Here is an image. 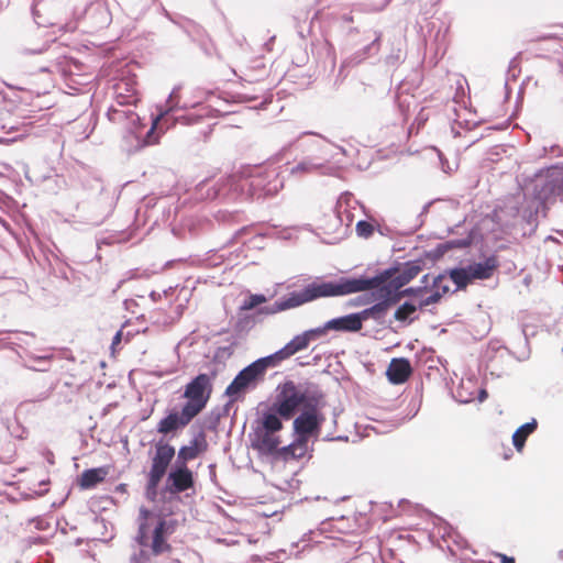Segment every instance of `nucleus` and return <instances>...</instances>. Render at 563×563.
<instances>
[{"label":"nucleus","instance_id":"393cba45","mask_svg":"<svg viewBox=\"0 0 563 563\" xmlns=\"http://www.w3.org/2000/svg\"><path fill=\"white\" fill-rule=\"evenodd\" d=\"M450 291V287L446 283V278L444 275H438L433 278V283L430 289V292H439V299L446 295Z\"/></svg>","mask_w":563,"mask_h":563},{"label":"nucleus","instance_id":"20e7f679","mask_svg":"<svg viewBox=\"0 0 563 563\" xmlns=\"http://www.w3.org/2000/svg\"><path fill=\"white\" fill-rule=\"evenodd\" d=\"M175 456V448L166 442L159 441L155 444V454L152 457L151 468L147 475L146 490L156 494V489L167 472L170 462Z\"/></svg>","mask_w":563,"mask_h":563},{"label":"nucleus","instance_id":"a211bd4d","mask_svg":"<svg viewBox=\"0 0 563 563\" xmlns=\"http://www.w3.org/2000/svg\"><path fill=\"white\" fill-rule=\"evenodd\" d=\"M305 303H308V299L306 297L305 290L302 289L300 291L290 292L287 297L275 301L273 307L269 309V312L276 313L288 309L297 308Z\"/></svg>","mask_w":563,"mask_h":563},{"label":"nucleus","instance_id":"423d86ee","mask_svg":"<svg viewBox=\"0 0 563 563\" xmlns=\"http://www.w3.org/2000/svg\"><path fill=\"white\" fill-rule=\"evenodd\" d=\"M322 405L323 400L313 402L295 418L292 428L298 437L310 439L313 435H318L323 421V416L320 411Z\"/></svg>","mask_w":563,"mask_h":563},{"label":"nucleus","instance_id":"cd10ccee","mask_svg":"<svg viewBox=\"0 0 563 563\" xmlns=\"http://www.w3.org/2000/svg\"><path fill=\"white\" fill-rule=\"evenodd\" d=\"M417 310V307L412 303L405 302L395 312V319L398 321H405Z\"/></svg>","mask_w":563,"mask_h":563},{"label":"nucleus","instance_id":"1a4fd4ad","mask_svg":"<svg viewBox=\"0 0 563 563\" xmlns=\"http://www.w3.org/2000/svg\"><path fill=\"white\" fill-rule=\"evenodd\" d=\"M377 298L382 300L376 305L358 312L362 322L368 319H383L389 307L399 301V295H393V291L387 287H383L379 289Z\"/></svg>","mask_w":563,"mask_h":563},{"label":"nucleus","instance_id":"a19ab883","mask_svg":"<svg viewBox=\"0 0 563 563\" xmlns=\"http://www.w3.org/2000/svg\"><path fill=\"white\" fill-rule=\"evenodd\" d=\"M486 396H487L486 391L483 390L482 394H481V400H483Z\"/></svg>","mask_w":563,"mask_h":563},{"label":"nucleus","instance_id":"bb28decb","mask_svg":"<svg viewBox=\"0 0 563 563\" xmlns=\"http://www.w3.org/2000/svg\"><path fill=\"white\" fill-rule=\"evenodd\" d=\"M142 515H143L144 521L140 523L136 540L140 545L146 547V545H148L146 519L150 516V511L144 509V510H142Z\"/></svg>","mask_w":563,"mask_h":563},{"label":"nucleus","instance_id":"f8f14e48","mask_svg":"<svg viewBox=\"0 0 563 563\" xmlns=\"http://www.w3.org/2000/svg\"><path fill=\"white\" fill-rule=\"evenodd\" d=\"M412 374L409 360L405 357L393 358L387 367L386 376L391 384L400 385L406 383Z\"/></svg>","mask_w":563,"mask_h":563},{"label":"nucleus","instance_id":"c9c22d12","mask_svg":"<svg viewBox=\"0 0 563 563\" xmlns=\"http://www.w3.org/2000/svg\"><path fill=\"white\" fill-rule=\"evenodd\" d=\"M121 340H122V331H118L112 339V347H115L118 344H120Z\"/></svg>","mask_w":563,"mask_h":563},{"label":"nucleus","instance_id":"c85d7f7f","mask_svg":"<svg viewBox=\"0 0 563 563\" xmlns=\"http://www.w3.org/2000/svg\"><path fill=\"white\" fill-rule=\"evenodd\" d=\"M356 232L360 236L368 238L374 232V227L367 221H358L356 223Z\"/></svg>","mask_w":563,"mask_h":563},{"label":"nucleus","instance_id":"f704fd0d","mask_svg":"<svg viewBox=\"0 0 563 563\" xmlns=\"http://www.w3.org/2000/svg\"><path fill=\"white\" fill-rule=\"evenodd\" d=\"M108 117L111 121H118L121 119L122 117V111L118 110V109H114L113 107H111L108 111Z\"/></svg>","mask_w":563,"mask_h":563},{"label":"nucleus","instance_id":"7ed1b4c3","mask_svg":"<svg viewBox=\"0 0 563 563\" xmlns=\"http://www.w3.org/2000/svg\"><path fill=\"white\" fill-rule=\"evenodd\" d=\"M274 358L269 355L261 357L244 367L225 388V395L231 401H238L249 389H254L264 380L268 368L275 367Z\"/></svg>","mask_w":563,"mask_h":563},{"label":"nucleus","instance_id":"c756f323","mask_svg":"<svg viewBox=\"0 0 563 563\" xmlns=\"http://www.w3.org/2000/svg\"><path fill=\"white\" fill-rule=\"evenodd\" d=\"M266 301V298L265 296L263 295H252L247 301H245L242 306V309L243 310H251L255 307H257L258 305L263 303Z\"/></svg>","mask_w":563,"mask_h":563},{"label":"nucleus","instance_id":"6e6552de","mask_svg":"<svg viewBox=\"0 0 563 563\" xmlns=\"http://www.w3.org/2000/svg\"><path fill=\"white\" fill-rule=\"evenodd\" d=\"M196 416L185 406L181 411L172 410L157 423V432L161 434L176 433L187 427Z\"/></svg>","mask_w":563,"mask_h":563},{"label":"nucleus","instance_id":"ddd939ff","mask_svg":"<svg viewBox=\"0 0 563 563\" xmlns=\"http://www.w3.org/2000/svg\"><path fill=\"white\" fill-rule=\"evenodd\" d=\"M208 443L203 433L190 441L189 445H184L179 449L177 454L176 464L187 465L189 461L197 459L201 453L206 452Z\"/></svg>","mask_w":563,"mask_h":563},{"label":"nucleus","instance_id":"aec40b11","mask_svg":"<svg viewBox=\"0 0 563 563\" xmlns=\"http://www.w3.org/2000/svg\"><path fill=\"white\" fill-rule=\"evenodd\" d=\"M166 533V522L161 519L153 531V539L151 543L152 553L154 555H159L164 552L170 550V545L167 543L165 539Z\"/></svg>","mask_w":563,"mask_h":563},{"label":"nucleus","instance_id":"b1692460","mask_svg":"<svg viewBox=\"0 0 563 563\" xmlns=\"http://www.w3.org/2000/svg\"><path fill=\"white\" fill-rule=\"evenodd\" d=\"M450 278L456 285L457 289H465L467 285L472 283V278L467 267L451 269Z\"/></svg>","mask_w":563,"mask_h":563},{"label":"nucleus","instance_id":"412c9836","mask_svg":"<svg viewBox=\"0 0 563 563\" xmlns=\"http://www.w3.org/2000/svg\"><path fill=\"white\" fill-rule=\"evenodd\" d=\"M537 427V420L532 419V421L520 426L515 431V433L512 434V443L518 452H521L523 450L527 438L536 431Z\"/></svg>","mask_w":563,"mask_h":563},{"label":"nucleus","instance_id":"dca6fc26","mask_svg":"<svg viewBox=\"0 0 563 563\" xmlns=\"http://www.w3.org/2000/svg\"><path fill=\"white\" fill-rule=\"evenodd\" d=\"M115 101L120 106L135 104L137 102L135 86L126 79L119 80L113 86Z\"/></svg>","mask_w":563,"mask_h":563},{"label":"nucleus","instance_id":"4468645a","mask_svg":"<svg viewBox=\"0 0 563 563\" xmlns=\"http://www.w3.org/2000/svg\"><path fill=\"white\" fill-rule=\"evenodd\" d=\"M309 340L306 336L305 332L300 335H296L290 342H288L283 349L269 355L274 358V363L279 365L283 361L289 358L291 355L296 354L299 351H302L308 347Z\"/></svg>","mask_w":563,"mask_h":563},{"label":"nucleus","instance_id":"4be33fe9","mask_svg":"<svg viewBox=\"0 0 563 563\" xmlns=\"http://www.w3.org/2000/svg\"><path fill=\"white\" fill-rule=\"evenodd\" d=\"M283 427L282 417L272 409V411L263 413L256 428L266 430L268 432L278 433Z\"/></svg>","mask_w":563,"mask_h":563},{"label":"nucleus","instance_id":"37998d69","mask_svg":"<svg viewBox=\"0 0 563 563\" xmlns=\"http://www.w3.org/2000/svg\"><path fill=\"white\" fill-rule=\"evenodd\" d=\"M344 212H346V213H347V216H346L347 220H349V221H352V219L350 218V213H349L347 209H344Z\"/></svg>","mask_w":563,"mask_h":563},{"label":"nucleus","instance_id":"f3484780","mask_svg":"<svg viewBox=\"0 0 563 563\" xmlns=\"http://www.w3.org/2000/svg\"><path fill=\"white\" fill-rule=\"evenodd\" d=\"M362 327L363 324L358 313H351L327 322V328L334 331L357 332Z\"/></svg>","mask_w":563,"mask_h":563},{"label":"nucleus","instance_id":"79ce46f5","mask_svg":"<svg viewBox=\"0 0 563 563\" xmlns=\"http://www.w3.org/2000/svg\"><path fill=\"white\" fill-rule=\"evenodd\" d=\"M559 558L563 560V549L559 551Z\"/></svg>","mask_w":563,"mask_h":563},{"label":"nucleus","instance_id":"c03bdc74","mask_svg":"<svg viewBox=\"0 0 563 563\" xmlns=\"http://www.w3.org/2000/svg\"><path fill=\"white\" fill-rule=\"evenodd\" d=\"M341 208H342V207L340 206V207H339V209H338V213H339V216H340V217H341V214H342V210H341Z\"/></svg>","mask_w":563,"mask_h":563},{"label":"nucleus","instance_id":"5701e85b","mask_svg":"<svg viewBox=\"0 0 563 563\" xmlns=\"http://www.w3.org/2000/svg\"><path fill=\"white\" fill-rule=\"evenodd\" d=\"M421 272V267L415 263H407L396 277L397 287H401L412 280Z\"/></svg>","mask_w":563,"mask_h":563},{"label":"nucleus","instance_id":"39448f33","mask_svg":"<svg viewBox=\"0 0 563 563\" xmlns=\"http://www.w3.org/2000/svg\"><path fill=\"white\" fill-rule=\"evenodd\" d=\"M211 390L210 377L207 374H199L186 385L184 397L188 401L184 406L197 417L205 409Z\"/></svg>","mask_w":563,"mask_h":563},{"label":"nucleus","instance_id":"f257e3e1","mask_svg":"<svg viewBox=\"0 0 563 563\" xmlns=\"http://www.w3.org/2000/svg\"><path fill=\"white\" fill-rule=\"evenodd\" d=\"M384 282L383 277L375 276L373 278H346L341 277L336 280H323L316 278L303 287L308 302L320 298L342 297L360 291L378 288Z\"/></svg>","mask_w":563,"mask_h":563},{"label":"nucleus","instance_id":"7c9ffc66","mask_svg":"<svg viewBox=\"0 0 563 563\" xmlns=\"http://www.w3.org/2000/svg\"><path fill=\"white\" fill-rule=\"evenodd\" d=\"M329 330H331V329L327 328V323H325L323 327L310 329V330L306 331L305 334L308 338L309 342H311V341L317 340L318 338L324 335Z\"/></svg>","mask_w":563,"mask_h":563},{"label":"nucleus","instance_id":"9b49d317","mask_svg":"<svg viewBox=\"0 0 563 563\" xmlns=\"http://www.w3.org/2000/svg\"><path fill=\"white\" fill-rule=\"evenodd\" d=\"M280 442V437L277 433L258 428H255L252 435V448L264 455L275 454Z\"/></svg>","mask_w":563,"mask_h":563},{"label":"nucleus","instance_id":"9d476101","mask_svg":"<svg viewBox=\"0 0 563 563\" xmlns=\"http://www.w3.org/2000/svg\"><path fill=\"white\" fill-rule=\"evenodd\" d=\"M278 175L275 169L258 172L249 179L252 195H274L278 191Z\"/></svg>","mask_w":563,"mask_h":563},{"label":"nucleus","instance_id":"ea45409f","mask_svg":"<svg viewBox=\"0 0 563 563\" xmlns=\"http://www.w3.org/2000/svg\"><path fill=\"white\" fill-rule=\"evenodd\" d=\"M131 563H141V562H140V560H139V558H137V555H133V556L131 558Z\"/></svg>","mask_w":563,"mask_h":563},{"label":"nucleus","instance_id":"2eb2a0df","mask_svg":"<svg viewBox=\"0 0 563 563\" xmlns=\"http://www.w3.org/2000/svg\"><path fill=\"white\" fill-rule=\"evenodd\" d=\"M499 267V260L496 255L488 256L482 263H474L467 266L472 282L475 279H489Z\"/></svg>","mask_w":563,"mask_h":563},{"label":"nucleus","instance_id":"72a5a7b5","mask_svg":"<svg viewBox=\"0 0 563 563\" xmlns=\"http://www.w3.org/2000/svg\"><path fill=\"white\" fill-rule=\"evenodd\" d=\"M424 288H421V287H409V288H406L405 290L400 291V292H397L396 295H399V299L402 297V296H413V297H418L421 295V292L423 291Z\"/></svg>","mask_w":563,"mask_h":563},{"label":"nucleus","instance_id":"473e14b6","mask_svg":"<svg viewBox=\"0 0 563 563\" xmlns=\"http://www.w3.org/2000/svg\"><path fill=\"white\" fill-rule=\"evenodd\" d=\"M440 301L439 299V292H430L429 296L422 298L419 302V308H424L430 305L438 303Z\"/></svg>","mask_w":563,"mask_h":563},{"label":"nucleus","instance_id":"f03ea898","mask_svg":"<svg viewBox=\"0 0 563 563\" xmlns=\"http://www.w3.org/2000/svg\"><path fill=\"white\" fill-rule=\"evenodd\" d=\"M323 400V394L319 390L303 389L292 380H286L277 387V394L272 409L283 419L289 420L297 412H301L307 407Z\"/></svg>","mask_w":563,"mask_h":563},{"label":"nucleus","instance_id":"e433bc0d","mask_svg":"<svg viewBox=\"0 0 563 563\" xmlns=\"http://www.w3.org/2000/svg\"><path fill=\"white\" fill-rule=\"evenodd\" d=\"M497 556L500 559V563H516L515 559L511 556L505 554H497Z\"/></svg>","mask_w":563,"mask_h":563},{"label":"nucleus","instance_id":"58836bf2","mask_svg":"<svg viewBox=\"0 0 563 563\" xmlns=\"http://www.w3.org/2000/svg\"><path fill=\"white\" fill-rule=\"evenodd\" d=\"M554 38H556V36L554 34H549V35L540 36L538 40L543 41V40H554Z\"/></svg>","mask_w":563,"mask_h":563},{"label":"nucleus","instance_id":"a878e982","mask_svg":"<svg viewBox=\"0 0 563 563\" xmlns=\"http://www.w3.org/2000/svg\"><path fill=\"white\" fill-rule=\"evenodd\" d=\"M308 441L309 439L297 435V439L291 443V449H294V460L301 459L306 455Z\"/></svg>","mask_w":563,"mask_h":563},{"label":"nucleus","instance_id":"0eeeda50","mask_svg":"<svg viewBox=\"0 0 563 563\" xmlns=\"http://www.w3.org/2000/svg\"><path fill=\"white\" fill-rule=\"evenodd\" d=\"M195 487L192 471L187 465H178L168 473L166 489L170 494H180Z\"/></svg>","mask_w":563,"mask_h":563},{"label":"nucleus","instance_id":"4c0bfd02","mask_svg":"<svg viewBox=\"0 0 563 563\" xmlns=\"http://www.w3.org/2000/svg\"><path fill=\"white\" fill-rule=\"evenodd\" d=\"M296 170L308 172L310 168L306 164H299L297 165Z\"/></svg>","mask_w":563,"mask_h":563},{"label":"nucleus","instance_id":"6ab92c4d","mask_svg":"<svg viewBox=\"0 0 563 563\" xmlns=\"http://www.w3.org/2000/svg\"><path fill=\"white\" fill-rule=\"evenodd\" d=\"M109 474V468L107 466L89 468L81 473L78 485L82 489H90L102 483L107 475Z\"/></svg>","mask_w":563,"mask_h":563},{"label":"nucleus","instance_id":"2f4dec72","mask_svg":"<svg viewBox=\"0 0 563 563\" xmlns=\"http://www.w3.org/2000/svg\"><path fill=\"white\" fill-rule=\"evenodd\" d=\"M273 455L283 459L284 461L294 460V449H291V443L283 448H277V452Z\"/></svg>","mask_w":563,"mask_h":563}]
</instances>
